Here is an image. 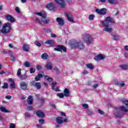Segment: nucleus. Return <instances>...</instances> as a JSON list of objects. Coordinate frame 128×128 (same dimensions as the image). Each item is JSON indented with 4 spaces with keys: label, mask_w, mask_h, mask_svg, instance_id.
I'll list each match as a JSON object with an SVG mask.
<instances>
[{
    "label": "nucleus",
    "mask_w": 128,
    "mask_h": 128,
    "mask_svg": "<svg viewBox=\"0 0 128 128\" xmlns=\"http://www.w3.org/2000/svg\"><path fill=\"white\" fill-rule=\"evenodd\" d=\"M110 22L114 24V20L110 16L106 17L104 20L101 22L104 28V32H112V26L110 24Z\"/></svg>",
    "instance_id": "1"
},
{
    "label": "nucleus",
    "mask_w": 128,
    "mask_h": 128,
    "mask_svg": "<svg viewBox=\"0 0 128 128\" xmlns=\"http://www.w3.org/2000/svg\"><path fill=\"white\" fill-rule=\"evenodd\" d=\"M34 14H35V16H42L41 22H42V24H48L50 20L46 18V12H34Z\"/></svg>",
    "instance_id": "2"
},
{
    "label": "nucleus",
    "mask_w": 128,
    "mask_h": 128,
    "mask_svg": "<svg viewBox=\"0 0 128 128\" xmlns=\"http://www.w3.org/2000/svg\"><path fill=\"white\" fill-rule=\"evenodd\" d=\"M10 30H12V24L10 22H6L4 24L1 30H0V32L6 34H8L10 32Z\"/></svg>",
    "instance_id": "3"
},
{
    "label": "nucleus",
    "mask_w": 128,
    "mask_h": 128,
    "mask_svg": "<svg viewBox=\"0 0 128 128\" xmlns=\"http://www.w3.org/2000/svg\"><path fill=\"white\" fill-rule=\"evenodd\" d=\"M73 46L74 48H78L79 50H84V48H86V47H84V44L82 42H75L73 44Z\"/></svg>",
    "instance_id": "4"
},
{
    "label": "nucleus",
    "mask_w": 128,
    "mask_h": 128,
    "mask_svg": "<svg viewBox=\"0 0 128 128\" xmlns=\"http://www.w3.org/2000/svg\"><path fill=\"white\" fill-rule=\"evenodd\" d=\"M96 12L98 14H100V16H104L106 14V8H102L101 10L96 9Z\"/></svg>",
    "instance_id": "5"
},
{
    "label": "nucleus",
    "mask_w": 128,
    "mask_h": 128,
    "mask_svg": "<svg viewBox=\"0 0 128 128\" xmlns=\"http://www.w3.org/2000/svg\"><path fill=\"white\" fill-rule=\"evenodd\" d=\"M60 6L61 8H66V2L64 0H54Z\"/></svg>",
    "instance_id": "6"
},
{
    "label": "nucleus",
    "mask_w": 128,
    "mask_h": 128,
    "mask_svg": "<svg viewBox=\"0 0 128 128\" xmlns=\"http://www.w3.org/2000/svg\"><path fill=\"white\" fill-rule=\"evenodd\" d=\"M5 18L8 20V22H16V19L12 15H6Z\"/></svg>",
    "instance_id": "7"
},
{
    "label": "nucleus",
    "mask_w": 128,
    "mask_h": 128,
    "mask_svg": "<svg viewBox=\"0 0 128 128\" xmlns=\"http://www.w3.org/2000/svg\"><path fill=\"white\" fill-rule=\"evenodd\" d=\"M54 50H57V52H66V48H65L64 46H58V48H54Z\"/></svg>",
    "instance_id": "8"
},
{
    "label": "nucleus",
    "mask_w": 128,
    "mask_h": 128,
    "mask_svg": "<svg viewBox=\"0 0 128 128\" xmlns=\"http://www.w3.org/2000/svg\"><path fill=\"white\" fill-rule=\"evenodd\" d=\"M43 76H44V72H40L38 74V76L35 78L36 82H38L40 78H42Z\"/></svg>",
    "instance_id": "9"
},
{
    "label": "nucleus",
    "mask_w": 128,
    "mask_h": 128,
    "mask_svg": "<svg viewBox=\"0 0 128 128\" xmlns=\"http://www.w3.org/2000/svg\"><path fill=\"white\" fill-rule=\"evenodd\" d=\"M46 8L49 10H54V3H50L46 6Z\"/></svg>",
    "instance_id": "10"
},
{
    "label": "nucleus",
    "mask_w": 128,
    "mask_h": 128,
    "mask_svg": "<svg viewBox=\"0 0 128 128\" xmlns=\"http://www.w3.org/2000/svg\"><path fill=\"white\" fill-rule=\"evenodd\" d=\"M104 58H106V56H104V55L100 54L97 55L95 57L94 60H104Z\"/></svg>",
    "instance_id": "11"
},
{
    "label": "nucleus",
    "mask_w": 128,
    "mask_h": 128,
    "mask_svg": "<svg viewBox=\"0 0 128 128\" xmlns=\"http://www.w3.org/2000/svg\"><path fill=\"white\" fill-rule=\"evenodd\" d=\"M32 84L34 86H36L37 90H40V88H42V85L40 82H32Z\"/></svg>",
    "instance_id": "12"
},
{
    "label": "nucleus",
    "mask_w": 128,
    "mask_h": 128,
    "mask_svg": "<svg viewBox=\"0 0 128 128\" xmlns=\"http://www.w3.org/2000/svg\"><path fill=\"white\" fill-rule=\"evenodd\" d=\"M56 21L58 24L60 26H64V19L60 18H57L56 19Z\"/></svg>",
    "instance_id": "13"
},
{
    "label": "nucleus",
    "mask_w": 128,
    "mask_h": 128,
    "mask_svg": "<svg viewBox=\"0 0 128 128\" xmlns=\"http://www.w3.org/2000/svg\"><path fill=\"white\" fill-rule=\"evenodd\" d=\"M66 16L69 22H74V17L70 14L66 13Z\"/></svg>",
    "instance_id": "14"
},
{
    "label": "nucleus",
    "mask_w": 128,
    "mask_h": 128,
    "mask_svg": "<svg viewBox=\"0 0 128 128\" xmlns=\"http://www.w3.org/2000/svg\"><path fill=\"white\" fill-rule=\"evenodd\" d=\"M56 122L58 124H62L64 122V118L63 117H58L56 118Z\"/></svg>",
    "instance_id": "15"
},
{
    "label": "nucleus",
    "mask_w": 128,
    "mask_h": 128,
    "mask_svg": "<svg viewBox=\"0 0 128 128\" xmlns=\"http://www.w3.org/2000/svg\"><path fill=\"white\" fill-rule=\"evenodd\" d=\"M22 50L24 52H28V50H30V45L28 44H24L22 47Z\"/></svg>",
    "instance_id": "16"
},
{
    "label": "nucleus",
    "mask_w": 128,
    "mask_h": 128,
    "mask_svg": "<svg viewBox=\"0 0 128 128\" xmlns=\"http://www.w3.org/2000/svg\"><path fill=\"white\" fill-rule=\"evenodd\" d=\"M9 82H10V86L11 88H16V84H14V81L12 78L9 79Z\"/></svg>",
    "instance_id": "17"
},
{
    "label": "nucleus",
    "mask_w": 128,
    "mask_h": 128,
    "mask_svg": "<svg viewBox=\"0 0 128 128\" xmlns=\"http://www.w3.org/2000/svg\"><path fill=\"white\" fill-rule=\"evenodd\" d=\"M36 114L38 118H44V114L40 110L37 111Z\"/></svg>",
    "instance_id": "18"
},
{
    "label": "nucleus",
    "mask_w": 128,
    "mask_h": 128,
    "mask_svg": "<svg viewBox=\"0 0 128 128\" xmlns=\"http://www.w3.org/2000/svg\"><path fill=\"white\" fill-rule=\"evenodd\" d=\"M0 110L2 112H5L6 114L8 112H10V111L6 110V106H0Z\"/></svg>",
    "instance_id": "19"
},
{
    "label": "nucleus",
    "mask_w": 128,
    "mask_h": 128,
    "mask_svg": "<svg viewBox=\"0 0 128 128\" xmlns=\"http://www.w3.org/2000/svg\"><path fill=\"white\" fill-rule=\"evenodd\" d=\"M33 102H34V98H32V96H29L27 100V102L28 104H32Z\"/></svg>",
    "instance_id": "20"
},
{
    "label": "nucleus",
    "mask_w": 128,
    "mask_h": 128,
    "mask_svg": "<svg viewBox=\"0 0 128 128\" xmlns=\"http://www.w3.org/2000/svg\"><path fill=\"white\" fill-rule=\"evenodd\" d=\"M86 42L88 43V44H92V42H94V39H92V36L88 35L86 36Z\"/></svg>",
    "instance_id": "21"
},
{
    "label": "nucleus",
    "mask_w": 128,
    "mask_h": 128,
    "mask_svg": "<svg viewBox=\"0 0 128 128\" xmlns=\"http://www.w3.org/2000/svg\"><path fill=\"white\" fill-rule=\"evenodd\" d=\"M86 68H88L89 70H94V65H92V64H86Z\"/></svg>",
    "instance_id": "22"
},
{
    "label": "nucleus",
    "mask_w": 128,
    "mask_h": 128,
    "mask_svg": "<svg viewBox=\"0 0 128 128\" xmlns=\"http://www.w3.org/2000/svg\"><path fill=\"white\" fill-rule=\"evenodd\" d=\"M108 2L110 4H116L118 2L117 0H108Z\"/></svg>",
    "instance_id": "23"
},
{
    "label": "nucleus",
    "mask_w": 128,
    "mask_h": 128,
    "mask_svg": "<svg viewBox=\"0 0 128 128\" xmlns=\"http://www.w3.org/2000/svg\"><path fill=\"white\" fill-rule=\"evenodd\" d=\"M64 92V96H70V91L68 90V89L65 88Z\"/></svg>",
    "instance_id": "24"
},
{
    "label": "nucleus",
    "mask_w": 128,
    "mask_h": 128,
    "mask_svg": "<svg viewBox=\"0 0 128 128\" xmlns=\"http://www.w3.org/2000/svg\"><path fill=\"white\" fill-rule=\"evenodd\" d=\"M46 68L47 70H52V62H48L46 64Z\"/></svg>",
    "instance_id": "25"
},
{
    "label": "nucleus",
    "mask_w": 128,
    "mask_h": 128,
    "mask_svg": "<svg viewBox=\"0 0 128 128\" xmlns=\"http://www.w3.org/2000/svg\"><path fill=\"white\" fill-rule=\"evenodd\" d=\"M118 66L120 68H122V70H128V66L126 64H120Z\"/></svg>",
    "instance_id": "26"
},
{
    "label": "nucleus",
    "mask_w": 128,
    "mask_h": 128,
    "mask_svg": "<svg viewBox=\"0 0 128 128\" xmlns=\"http://www.w3.org/2000/svg\"><path fill=\"white\" fill-rule=\"evenodd\" d=\"M120 110H122V112H128V108L124 106L120 107Z\"/></svg>",
    "instance_id": "27"
},
{
    "label": "nucleus",
    "mask_w": 128,
    "mask_h": 128,
    "mask_svg": "<svg viewBox=\"0 0 128 128\" xmlns=\"http://www.w3.org/2000/svg\"><path fill=\"white\" fill-rule=\"evenodd\" d=\"M114 114H115V116H116V118H122V116H124V114H120V113H118V112H115Z\"/></svg>",
    "instance_id": "28"
},
{
    "label": "nucleus",
    "mask_w": 128,
    "mask_h": 128,
    "mask_svg": "<svg viewBox=\"0 0 128 128\" xmlns=\"http://www.w3.org/2000/svg\"><path fill=\"white\" fill-rule=\"evenodd\" d=\"M44 79L46 80H48L49 82H52V78H50L48 76H45Z\"/></svg>",
    "instance_id": "29"
},
{
    "label": "nucleus",
    "mask_w": 128,
    "mask_h": 128,
    "mask_svg": "<svg viewBox=\"0 0 128 128\" xmlns=\"http://www.w3.org/2000/svg\"><path fill=\"white\" fill-rule=\"evenodd\" d=\"M20 86L21 88H22V90H24V88H26V84L24 82H22L20 83Z\"/></svg>",
    "instance_id": "30"
},
{
    "label": "nucleus",
    "mask_w": 128,
    "mask_h": 128,
    "mask_svg": "<svg viewBox=\"0 0 128 128\" xmlns=\"http://www.w3.org/2000/svg\"><path fill=\"white\" fill-rule=\"evenodd\" d=\"M112 38H113V39L116 41L118 40H120V36L116 34L112 35Z\"/></svg>",
    "instance_id": "31"
},
{
    "label": "nucleus",
    "mask_w": 128,
    "mask_h": 128,
    "mask_svg": "<svg viewBox=\"0 0 128 128\" xmlns=\"http://www.w3.org/2000/svg\"><path fill=\"white\" fill-rule=\"evenodd\" d=\"M45 44H54V41L52 40H47L45 42Z\"/></svg>",
    "instance_id": "32"
},
{
    "label": "nucleus",
    "mask_w": 128,
    "mask_h": 128,
    "mask_svg": "<svg viewBox=\"0 0 128 128\" xmlns=\"http://www.w3.org/2000/svg\"><path fill=\"white\" fill-rule=\"evenodd\" d=\"M42 58H43V60H46V58H48V55L46 53L44 54H42Z\"/></svg>",
    "instance_id": "33"
},
{
    "label": "nucleus",
    "mask_w": 128,
    "mask_h": 128,
    "mask_svg": "<svg viewBox=\"0 0 128 128\" xmlns=\"http://www.w3.org/2000/svg\"><path fill=\"white\" fill-rule=\"evenodd\" d=\"M94 14H90L88 16V20H94Z\"/></svg>",
    "instance_id": "34"
},
{
    "label": "nucleus",
    "mask_w": 128,
    "mask_h": 128,
    "mask_svg": "<svg viewBox=\"0 0 128 128\" xmlns=\"http://www.w3.org/2000/svg\"><path fill=\"white\" fill-rule=\"evenodd\" d=\"M82 106L84 110H88V104H82Z\"/></svg>",
    "instance_id": "35"
},
{
    "label": "nucleus",
    "mask_w": 128,
    "mask_h": 128,
    "mask_svg": "<svg viewBox=\"0 0 128 128\" xmlns=\"http://www.w3.org/2000/svg\"><path fill=\"white\" fill-rule=\"evenodd\" d=\"M57 96H58L60 98H62L64 96V93L57 94Z\"/></svg>",
    "instance_id": "36"
},
{
    "label": "nucleus",
    "mask_w": 128,
    "mask_h": 128,
    "mask_svg": "<svg viewBox=\"0 0 128 128\" xmlns=\"http://www.w3.org/2000/svg\"><path fill=\"white\" fill-rule=\"evenodd\" d=\"M50 30L48 28H44L43 30V32H50Z\"/></svg>",
    "instance_id": "37"
},
{
    "label": "nucleus",
    "mask_w": 128,
    "mask_h": 128,
    "mask_svg": "<svg viewBox=\"0 0 128 128\" xmlns=\"http://www.w3.org/2000/svg\"><path fill=\"white\" fill-rule=\"evenodd\" d=\"M21 74H22V69L19 68L17 72L18 76L20 78V76H22L20 75Z\"/></svg>",
    "instance_id": "38"
},
{
    "label": "nucleus",
    "mask_w": 128,
    "mask_h": 128,
    "mask_svg": "<svg viewBox=\"0 0 128 128\" xmlns=\"http://www.w3.org/2000/svg\"><path fill=\"white\" fill-rule=\"evenodd\" d=\"M20 78H22V80H24L26 78H28V76L26 74L24 75H21L19 77Z\"/></svg>",
    "instance_id": "39"
},
{
    "label": "nucleus",
    "mask_w": 128,
    "mask_h": 128,
    "mask_svg": "<svg viewBox=\"0 0 128 128\" xmlns=\"http://www.w3.org/2000/svg\"><path fill=\"white\" fill-rule=\"evenodd\" d=\"M10 60H12V62H16V57H14V56L13 55L10 56Z\"/></svg>",
    "instance_id": "40"
},
{
    "label": "nucleus",
    "mask_w": 128,
    "mask_h": 128,
    "mask_svg": "<svg viewBox=\"0 0 128 128\" xmlns=\"http://www.w3.org/2000/svg\"><path fill=\"white\" fill-rule=\"evenodd\" d=\"M118 86H122V88L124 86V82H122L118 83Z\"/></svg>",
    "instance_id": "41"
},
{
    "label": "nucleus",
    "mask_w": 128,
    "mask_h": 128,
    "mask_svg": "<svg viewBox=\"0 0 128 128\" xmlns=\"http://www.w3.org/2000/svg\"><path fill=\"white\" fill-rule=\"evenodd\" d=\"M38 122L40 124H42L44 123V119H40L38 120Z\"/></svg>",
    "instance_id": "42"
},
{
    "label": "nucleus",
    "mask_w": 128,
    "mask_h": 128,
    "mask_svg": "<svg viewBox=\"0 0 128 128\" xmlns=\"http://www.w3.org/2000/svg\"><path fill=\"white\" fill-rule=\"evenodd\" d=\"M2 88H8V84L4 83Z\"/></svg>",
    "instance_id": "43"
},
{
    "label": "nucleus",
    "mask_w": 128,
    "mask_h": 128,
    "mask_svg": "<svg viewBox=\"0 0 128 128\" xmlns=\"http://www.w3.org/2000/svg\"><path fill=\"white\" fill-rule=\"evenodd\" d=\"M56 82H54L52 83V90H54V88L56 87Z\"/></svg>",
    "instance_id": "44"
},
{
    "label": "nucleus",
    "mask_w": 128,
    "mask_h": 128,
    "mask_svg": "<svg viewBox=\"0 0 128 128\" xmlns=\"http://www.w3.org/2000/svg\"><path fill=\"white\" fill-rule=\"evenodd\" d=\"M98 112L99 114H104V112L100 109L98 110Z\"/></svg>",
    "instance_id": "45"
},
{
    "label": "nucleus",
    "mask_w": 128,
    "mask_h": 128,
    "mask_svg": "<svg viewBox=\"0 0 128 128\" xmlns=\"http://www.w3.org/2000/svg\"><path fill=\"white\" fill-rule=\"evenodd\" d=\"M24 66H26V68H28V66H30V62H26L24 64Z\"/></svg>",
    "instance_id": "46"
},
{
    "label": "nucleus",
    "mask_w": 128,
    "mask_h": 128,
    "mask_svg": "<svg viewBox=\"0 0 128 128\" xmlns=\"http://www.w3.org/2000/svg\"><path fill=\"white\" fill-rule=\"evenodd\" d=\"M35 20L38 24H40V22H42V21H40V19L38 18H36Z\"/></svg>",
    "instance_id": "47"
},
{
    "label": "nucleus",
    "mask_w": 128,
    "mask_h": 128,
    "mask_svg": "<svg viewBox=\"0 0 128 128\" xmlns=\"http://www.w3.org/2000/svg\"><path fill=\"white\" fill-rule=\"evenodd\" d=\"M10 128H16V125L14 124H10Z\"/></svg>",
    "instance_id": "48"
},
{
    "label": "nucleus",
    "mask_w": 128,
    "mask_h": 128,
    "mask_svg": "<svg viewBox=\"0 0 128 128\" xmlns=\"http://www.w3.org/2000/svg\"><path fill=\"white\" fill-rule=\"evenodd\" d=\"M35 72H36V70L34 68H31L30 70V74H34Z\"/></svg>",
    "instance_id": "49"
},
{
    "label": "nucleus",
    "mask_w": 128,
    "mask_h": 128,
    "mask_svg": "<svg viewBox=\"0 0 128 128\" xmlns=\"http://www.w3.org/2000/svg\"><path fill=\"white\" fill-rule=\"evenodd\" d=\"M16 12H18V14H20V8H19L18 7H16Z\"/></svg>",
    "instance_id": "50"
},
{
    "label": "nucleus",
    "mask_w": 128,
    "mask_h": 128,
    "mask_svg": "<svg viewBox=\"0 0 128 128\" xmlns=\"http://www.w3.org/2000/svg\"><path fill=\"white\" fill-rule=\"evenodd\" d=\"M5 98L6 99V100H10V98H12V96L8 95V96H6Z\"/></svg>",
    "instance_id": "51"
},
{
    "label": "nucleus",
    "mask_w": 128,
    "mask_h": 128,
    "mask_svg": "<svg viewBox=\"0 0 128 128\" xmlns=\"http://www.w3.org/2000/svg\"><path fill=\"white\" fill-rule=\"evenodd\" d=\"M35 44L36 46H41L40 43V42H35Z\"/></svg>",
    "instance_id": "52"
},
{
    "label": "nucleus",
    "mask_w": 128,
    "mask_h": 128,
    "mask_svg": "<svg viewBox=\"0 0 128 128\" xmlns=\"http://www.w3.org/2000/svg\"><path fill=\"white\" fill-rule=\"evenodd\" d=\"M64 122H70V120H68V119L67 118H64Z\"/></svg>",
    "instance_id": "53"
},
{
    "label": "nucleus",
    "mask_w": 128,
    "mask_h": 128,
    "mask_svg": "<svg viewBox=\"0 0 128 128\" xmlns=\"http://www.w3.org/2000/svg\"><path fill=\"white\" fill-rule=\"evenodd\" d=\"M24 114L26 118H30V113L26 112Z\"/></svg>",
    "instance_id": "54"
},
{
    "label": "nucleus",
    "mask_w": 128,
    "mask_h": 128,
    "mask_svg": "<svg viewBox=\"0 0 128 128\" xmlns=\"http://www.w3.org/2000/svg\"><path fill=\"white\" fill-rule=\"evenodd\" d=\"M36 68H37V70H41L42 68V66L40 65H38V66H37Z\"/></svg>",
    "instance_id": "55"
},
{
    "label": "nucleus",
    "mask_w": 128,
    "mask_h": 128,
    "mask_svg": "<svg viewBox=\"0 0 128 128\" xmlns=\"http://www.w3.org/2000/svg\"><path fill=\"white\" fill-rule=\"evenodd\" d=\"M87 114H88V116H91V114H92V111H90V110H88Z\"/></svg>",
    "instance_id": "56"
},
{
    "label": "nucleus",
    "mask_w": 128,
    "mask_h": 128,
    "mask_svg": "<svg viewBox=\"0 0 128 128\" xmlns=\"http://www.w3.org/2000/svg\"><path fill=\"white\" fill-rule=\"evenodd\" d=\"M54 70H56V72H58V67L55 66L54 67Z\"/></svg>",
    "instance_id": "57"
},
{
    "label": "nucleus",
    "mask_w": 128,
    "mask_h": 128,
    "mask_svg": "<svg viewBox=\"0 0 128 128\" xmlns=\"http://www.w3.org/2000/svg\"><path fill=\"white\" fill-rule=\"evenodd\" d=\"M50 36L51 38H56V35L52 33L50 34Z\"/></svg>",
    "instance_id": "58"
},
{
    "label": "nucleus",
    "mask_w": 128,
    "mask_h": 128,
    "mask_svg": "<svg viewBox=\"0 0 128 128\" xmlns=\"http://www.w3.org/2000/svg\"><path fill=\"white\" fill-rule=\"evenodd\" d=\"M28 110H32V106H30L28 107Z\"/></svg>",
    "instance_id": "59"
},
{
    "label": "nucleus",
    "mask_w": 128,
    "mask_h": 128,
    "mask_svg": "<svg viewBox=\"0 0 128 128\" xmlns=\"http://www.w3.org/2000/svg\"><path fill=\"white\" fill-rule=\"evenodd\" d=\"M82 74H88V70H84Z\"/></svg>",
    "instance_id": "60"
},
{
    "label": "nucleus",
    "mask_w": 128,
    "mask_h": 128,
    "mask_svg": "<svg viewBox=\"0 0 128 128\" xmlns=\"http://www.w3.org/2000/svg\"><path fill=\"white\" fill-rule=\"evenodd\" d=\"M60 114H61V116H66V113H64V112H61Z\"/></svg>",
    "instance_id": "61"
},
{
    "label": "nucleus",
    "mask_w": 128,
    "mask_h": 128,
    "mask_svg": "<svg viewBox=\"0 0 128 128\" xmlns=\"http://www.w3.org/2000/svg\"><path fill=\"white\" fill-rule=\"evenodd\" d=\"M9 46L10 48H14V45L12 44H9Z\"/></svg>",
    "instance_id": "62"
},
{
    "label": "nucleus",
    "mask_w": 128,
    "mask_h": 128,
    "mask_svg": "<svg viewBox=\"0 0 128 128\" xmlns=\"http://www.w3.org/2000/svg\"><path fill=\"white\" fill-rule=\"evenodd\" d=\"M8 54H9L10 56H12V52L9 51Z\"/></svg>",
    "instance_id": "63"
},
{
    "label": "nucleus",
    "mask_w": 128,
    "mask_h": 128,
    "mask_svg": "<svg viewBox=\"0 0 128 128\" xmlns=\"http://www.w3.org/2000/svg\"><path fill=\"white\" fill-rule=\"evenodd\" d=\"M124 48L126 50H128V46H126Z\"/></svg>",
    "instance_id": "64"
}]
</instances>
